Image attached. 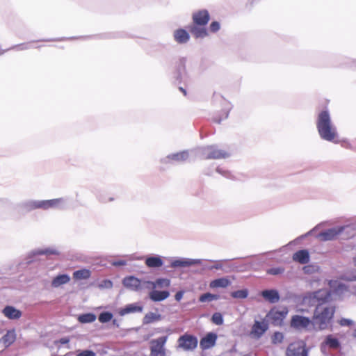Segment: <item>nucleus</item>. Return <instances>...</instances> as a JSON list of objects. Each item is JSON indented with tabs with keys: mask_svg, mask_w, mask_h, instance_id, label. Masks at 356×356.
<instances>
[{
	"mask_svg": "<svg viewBox=\"0 0 356 356\" xmlns=\"http://www.w3.org/2000/svg\"><path fill=\"white\" fill-rule=\"evenodd\" d=\"M316 125L318 134L323 139L333 141L337 138V129L332 124L327 111H322L319 113Z\"/></svg>",
	"mask_w": 356,
	"mask_h": 356,
	"instance_id": "obj_1",
	"label": "nucleus"
},
{
	"mask_svg": "<svg viewBox=\"0 0 356 356\" xmlns=\"http://www.w3.org/2000/svg\"><path fill=\"white\" fill-rule=\"evenodd\" d=\"M334 310L332 307L318 305L314 314V325L319 330H325L333 317Z\"/></svg>",
	"mask_w": 356,
	"mask_h": 356,
	"instance_id": "obj_2",
	"label": "nucleus"
},
{
	"mask_svg": "<svg viewBox=\"0 0 356 356\" xmlns=\"http://www.w3.org/2000/svg\"><path fill=\"white\" fill-rule=\"evenodd\" d=\"M343 232H346V237L348 238L355 234L356 227L354 225H349L330 228L319 233L316 238L323 241H332L336 239Z\"/></svg>",
	"mask_w": 356,
	"mask_h": 356,
	"instance_id": "obj_3",
	"label": "nucleus"
},
{
	"mask_svg": "<svg viewBox=\"0 0 356 356\" xmlns=\"http://www.w3.org/2000/svg\"><path fill=\"white\" fill-rule=\"evenodd\" d=\"M63 202L61 199H54L50 200L42 201H31L27 203L29 209H33L36 208H42L44 209L49 208H56Z\"/></svg>",
	"mask_w": 356,
	"mask_h": 356,
	"instance_id": "obj_4",
	"label": "nucleus"
},
{
	"mask_svg": "<svg viewBox=\"0 0 356 356\" xmlns=\"http://www.w3.org/2000/svg\"><path fill=\"white\" fill-rule=\"evenodd\" d=\"M286 356H307L305 343L302 341H298L291 343L286 350Z\"/></svg>",
	"mask_w": 356,
	"mask_h": 356,
	"instance_id": "obj_5",
	"label": "nucleus"
},
{
	"mask_svg": "<svg viewBox=\"0 0 356 356\" xmlns=\"http://www.w3.org/2000/svg\"><path fill=\"white\" fill-rule=\"evenodd\" d=\"M330 294L327 291V290L322 289L318 291L311 294L308 296H306L303 299V302L305 304L312 303L314 305L316 302H325L330 300Z\"/></svg>",
	"mask_w": 356,
	"mask_h": 356,
	"instance_id": "obj_6",
	"label": "nucleus"
},
{
	"mask_svg": "<svg viewBox=\"0 0 356 356\" xmlns=\"http://www.w3.org/2000/svg\"><path fill=\"white\" fill-rule=\"evenodd\" d=\"M144 282L145 281L143 282L134 276H129L123 279L122 284L129 290L139 291L146 288V284H144Z\"/></svg>",
	"mask_w": 356,
	"mask_h": 356,
	"instance_id": "obj_7",
	"label": "nucleus"
},
{
	"mask_svg": "<svg viewBox=\"0 0 356 356\" xmlns=\"http://www.w3.org/2000/svg\"><path fill=\"white\" fill-rule=\"evenodd\" d=\"M179 347L184 350H191L194 349L197 344V340L193 336L185 334L181 336L178 340Z\"/></svg>",
	"mask_w": 356,
	"mask_h": 356,
	"instance_id": "obj_8",
	"label": "nucleus"
},
{
	"mask_svg": "<svg viewBox=\"0 0 356 356\" xmlns=\"http://www.w3.org/2000/svg\"><path fill=\"white\" fill-rule=\"evenodd\" d=\"M312 325L309 318L296 315L292 318L291 325L296 329H307Z\"/></svg>",
	"mask_w": 356,
	"mask_h": 356,
	"instance_id": "obj_9",
	"label": "nucleus"
},
{
	"mask_svg": "<svg viewBox=\"0 0 356 356\" xmlns=\"http://www.w3.org/2000/svg\"><path fill=\"white\" fill-rule=\"evenodd\" d=\"M204 159H220L225 158L228 154L222 150L216 149L214 147H207L202 149Z\"/></svg>",
	"mask_w": 356,
	"mask_h": 356,
	"instance_id": "obj_10",
	"label": "nucleus"
},
{
	"mask_svg": "<svg viewBox=\"0 0 356 356\" xmlns=\"http://www.w3.org/2000/svg\"><path fill=\"white\" fill-rule=\"evenodd\" d=\"M143 310V307L139 303H132L127 305L124 307L120 308L118 310V314L121 316L133 314V313H140Z\"/></svg>",
	"mask_w": 356,
	"mask_h": 356,
	"instance_id": "obj_11",
	"label": "nucleus"
},
{
	"mask_svg": "<svg viewBox=\"0 0 356 356\" xmlns=\"http://www.w3.org/2000/svg\"><path fill=\"white\" fill-rule=\"evenodd\" d=\"M146 284V289H154L156 288H167L170 285V280L166 278H159L154 282L145 281Z\"/></svg>",
	"mask_w": 356,
	"mask_h": 356,
	"instance_id": "obj_12",
	"label": "nucleus"
},
{
	"mask_svg": "<svg viewBox=\"0 0 356 356\" xmlns=\"http://www.w3.org/2000/svg\"><path fill=\"white\" fill-rule=\"evenodd\" d=\"M268 329V325L264 321H256L252 327L251 334L254 337H260Z\"/></svg>",
	"mask_w": 356,
	"mask_h": 356,
	"instance_id": "obj_13",
	"label": "nucleus"
},
{
	"mask_svg": "<svg viewBox=\"0 0 356 356\" xmlns=\"http://www.w3.org/2000/svg\"><path fill=\"white\" fill-rule=\"evenodd\" d=\"M201 259H180L175 260L172 262L171 266L173 268L176 267H188L194 265L201 264Z\"/></svg>",
	"mask_w": 356,
	"mask_h": 356,
	"instance_id": "obj_14",
	"label": "nucleus"
},
{
	"mask_svg": "<svg viewBox=\"0 0 356 356\" xmlns=\"http://www.w3.org/2000/svg\"><path fill=\"white\" fill-rule=\"evenodd\" d=\"M170 296V293L167 291H158L154 289H151V291L149 293V298L154 302H160L167 299Z\"/></svg>",
	"mask_w": 356,
	"mask_h": 356,
	"instance_id": "obj_15",
	"label": "nucleus"
},
{
	"mask_svg": "<svg viewBox=\"0 0 356 356\" xmlns=\"http://www.w3.org/2000/svg\"><path fill=\"white\" fill-rule=\"evenodd\" d=\"M193 19L196 24L205 25L209 20V15L207 10H201L195 13Z\"/></svg>",
	"mask_w": 356,
	"mask_h": 356,
	"instance_id": "obj_16",
	"label": "nucleus"
},
{
	"mask_svg": "<svg viewBox=\"0 0 356 356\" xmlns=\"http://www.w3.org/2000/svg\"><path fill=\"white\" fill-rule=\"evenodd\" d=\"M2 312L6 318L12 320L18 319L22 316V312L12 306H6Z\"/></svg>",
	"mask_w": 356,
	"mask_h": 356,
	"instance_id": "obj_17",
	"label": "nucleus"
},
{
	"mask_svg": "<svg viewBox=\"0 0 356 356\" xmlns=\"http://www.w3.org/2000/svg\"><path fill=\"white\" fill-rule=\"evenodd\" d=\"M261 296L266 300L271 303H275L280 300L279 293L275 289L264 290L261 292Z\"/></svg>",
	"mask_w": 356,
	"mask_h": 356,
	"instance_id": "obj_18",
	"label": "nucleus"
},
{
	"mask_svg": "<svg viewBox=\"0 0 356 356\" xmlns=\"http://www.w3.org/2000/svg\"><path fill=\"white\" fill-rule=\"evenodd\" d=\"M339 346L337 339L334 338L332 335H327L324 341L321 345V349L323 353L326 350V347L329 346L332 348H337Z\"/></svg>",
	"mask_w": 356,
	"mask_h": 356,
	"instance_id": "obj_19",
	"label": "nucleus"
},
{
	"mask_svg": "<svg viewBox=\"0 0 356 356\" xmlns=\"http://www.w3.org/2000/svg\"><path fill=\"white\" fill-rule=\"evenodd\" d=\"M293 259L302 264H307L309 260V254L306 250H299L293 254Z\"/></svg>",
	"mask_w": 356,
	"mask_h": 356,
	"instance_id": "obj_20",
	"label": "nucleus"
},
{
	"mask_svg": "<svg viewBox=\"0 0 356 356\" xmlns=\"http://www.w3.org/2000/svg\"><path fill=\"white\" fill-rule=\"evenodd\" d=\"M168 339V337H161L156 339H154L151 341V352L154 350H164V345Z\"/></svg>",
	"mask_w": 356,
	"mask_h": 356,
	"instance_id": "obj_21",
	"label": "nucleus"
},
{
	"mask_svg": "<svg viewBox=\"0 0 356 356\" xmlns=\"http://www.w3.org/2000/svg\"><path fill=\"white\" fill-rule=\"evenodd\" d=\"M231 284V282L227 277H221L211 281L209 286L211 289L226 288Z\"/></svg>",
	"mask_w": 356,
	"mask_h": 356,
	"instance_id": "obj_22",
	"label": "nucleus"
},
{
	"mask_svg": "<svg viewBox=\"0 0 356 356\" xmlns=\"http://www.w3.org/2000/svg\"><path fill=\"white\" fill-rule=\"evenodd\" d=\"M216 339V335L212 333L208 334L200 341V346L202 348H209L213 346Z\"/></svg>",
	"mask_w": 356,
	"mask_h": 356,
	"instance_id": "obj_23",
	"label": "nucleus"
},
{
	"mask_svg": "<svg viewBox=\"0 0 356 356\" xmlns=\"http://www.w3.org/2000/svg\"><path fill=\"white\" fill-rule=\"evenodd\" d=\"M175 40L179 43H186L188 41L190 36L184 29H178L174 33Z\"/></svg>",
	"mask_w": 356,
	"mask_h": 356,
	"instance_id": "obj_24",
	"label": "nucleus"
},
{
	"mask_svg": "<svg viewBox=\"0 0 356 356\" xmlns=\"http://www.w3.org/2000/svg\"><path fill=\"white\" fill-rule=\"evenodd\" d=\"M70 280V277L69 275L66 274L60 275L54 277L51 282V286L53 287L57 288L60 286L67 284Z\"/></svg>",
	"mask_w": 356,
	"mask_h": 356,
	"instance_id": "obj_25",
	"label": "nucleus"
},
{
	"mask_svg": "<svg viewBox=\"0 0 356 356\" xmlns=\"http://www.w3.org/2000/svg\"><path fill=\"white\" fill-rule=\"evenodd\" d=\"M16 339V334L14 330L8 331L7 333L2 337L1 342L4 344L5 346H9Z\"/></svg>",
	"mask_w": 356,
	"mask_h": 356,
	"instance_id": "obj_26",
	"label": "nucleus"
},
{
	"mask_svg": "<svg viewBox=\"0 0 356 356\" xmlns=\"http://www.w3.org/2000/svg\"><path fill=\"white\" fill-rule=\"evenodd\" d=\"M162 317L159 314L154 312L147 313L143 318L144 324H149L161 320Z\"/></svg>",
	"mask_w": 356,
	"mask_h": 356,
	"instance_id": "obj_27",
	"label": "nucleus"
},
{
	"mask_svg": "<svg viewBox=\"0 0 356 356\" xmlns=\"http://www.w3.org/2000/svg\"><path fill=\"white\" fill-rule=\"evenodd\" d=\"M330 288L333 291L337 293H341L346 291L347 287L340 280H331L329 283Z\"/></svg>",
	"mask_w": 356,
	"mask_h": 356,
	"instance_id": "obj_28",
	"label": "nucleus"
},
{
	"mask_svg": "<svg viewBox=\"0 0 356 356\" xmlns=\"http://www.w3.org/2000/svg\"><path fill=\"white\" fill-rule=\"evenodd\" d=\"M145 264L148 267L156 268L163 265V261L160 257H151L147 258Z\"/></svg>",
	"mask_w": 356,
	"mask_h": 356,
	"instance_id": "obj_29",
	"label": "nucleus"
},
{
	"mask_svg": "<svg viewBox=\"0 0 356 356\" xmlns=\"http://www.w3.org/2000/svg\"><path fill=\"white\" fill-rule=\"evenodd\" d=\"M90 271L88 269H81L79 270H76L73 273V277L75 280H86L90 276Z\"/></svg>",
	"mask_w": 356,
	"mask_h": 356,
	"instance_id": "obj_30",
	"label": "nucleus"
},
{
	"mask_svg": "<svg viewBox=\"0 0 356 356\" xmlns=\"http://www.w3.org/2000/svg\"><path fill=\"white\" fill-rule=\"evenodd\" d=\"M96 318V316L92 313L83 314L78 316V321L81 323H92Z\"/></svg>",
	"mask_w": 356,
	"mask_h": 356,
	"instance_id": "obj_31",
	"label": "nucleus"
},
{
	"mask_svg": "<svg viewBox=\"0 0 356 356\" xmlns=\"http://www.w3.org/2000/svg\"><path fill=\"white\" fill-rule=\"evenodd\" d=\"M220 296L218 295L212 294L210 293H206L200 296V301L202 302H211L213 300H218Z\"/></svg>",
	"mask_w": 356,
	"mask_h": 356,
	"instance_id": "obj_32",
	"label": "nucleus"
},
{
	"mask_svg": "<svg viewBox=\"0 0 356 356\" xmlns=\"http://www.w3.org/2000/svg\"><path fill=\"white\" fill-rule=\"evenodd\" d=\"M188 157V154L187 152H181L179 153H177L172 155L169 156L168 158L172 159L175 161H184L187 159Z\"/></svg>",
	"mask_w": 356,
	"mask_h": 356,
	"instance_id": "obj_33",
	"label": "nucleus"
},
{
	"mask_svg": "<svg viewBox=\"0 0 356 356\" xmlns=\"http://www.w3.org/2000/svg\"><path fill=\"white\" fill-rule=\"evenodd\" d=\"M191 32L196 38H204L207 35V32L204 28L194 26L192 28Z\"/></svg>",
	"mask_w": 356,
	"mask_h": 356,
	"instance_id": "obj_34",
	"label": "nucleus"
},
{
	"mask_svg": "<svg viewBox=\"0 0 356 356\" xmlns=\"http://www.w3.org/2000/svg\"><path fill=\"white\" fill-rule=\"evenodd\" d=\"M113 316V314L109 312H104L99 315L98 320L102 323H106L109 322Z\"/></svg>",
	"mask_w": 356,
	"mask_h": 356,
	"instance_id": "obj_35",
	"label": "nucleus"
},
{
	"mask_svg": "<svg viewBox=\"0 0 356 356\" xmlns=\"http://www.w3.org/2000/svg\"><path fill=\"white\" fill-rule=\"evenodd\" d=\"M232 297L238 299L246 298L248 296V291L247 289H241L234 291L231 293Z\"/></svg>",
	"mask_w": 356,
	"mask_h": 356,
	"instance_id": "obj_36",
	"label": "nucleus"
},
{
	"mask_svg": "<svg viewBox=\"0 0 356 356\" xmlns=\"http://www.w3.org/2000/svg\"><path fill=\"white\" fill-rule=\"evenodd\" d=\"M287 314V311L286 310H282V311H277V310H273L270 312V316H271L272 318L275 319V320H278V319H282L283 318H284L286 316Z\"/></svg>",
	"mask_w": 356,
	"mask_h": 356,
	"instance_id": "obj_37",
	"label": "nucleus"
},
{
	"mask_svg": "<svg viewBox=\"0 0 356 356\" xmlns=\"http://www.w3.org/2000/svg\"><path fill=\"white\" fill-rule=\"evenodd\" d=\"M35 254H57L58 251L53 248H47L44 250H38L35 252Z\"/></svg>",
	"mask_w": 356,
	"mask_h": 356,
	"instance_id": "obj_38",
	"label": "nucleus"
},
{
	"mask_svg": "<svg viewBox=\"0 0 356 356\" xmlns=\"http://www.w3.org/2000/svg\"><path fill=\"white\" fill-rule=\"evenodd\" d=\"M284 269L281 267L270 268L267 270V273L270 275H277L283 273Z\"/></svg>",
	"mask_w": 356,
	"mask_h": 356,
	"instance_id": "obj_39",
	"label": "nucleus"
},
{
	"mask_svg": "<svg viewBox=\"0 0 356 356\" xmlns=\"http://www.w3.org/2000/svg\"><path fill=\"white\" fill-rule=\"evenodd\" d=\"M213 322L216 325H221L223 323V318L220 313H215L212 316Z\"/></svg>",
	"mask_w": 356,
	"mask_h": 356,
	"instance_id": "obj_40",
	"label": "nucleus"
},
{
	"mask_svg": "<svg viewBox=\"0 0 356 356\" xmlns=\"http://www.w3.org/2000/svg\"><path fill=\"white\" fill-rule=\"evenodd\" d=\"M283 338H284V337L282 333L275 332L272 337V341L274 343H279L282 341Z\"/></svg>",
	"mask_w": 356,
	"mask_h": 356,
	"instance_id": "obj_41",
	"label": "nucleus"
},
{
	"mask_svg": "<svg viewBox=\"0 0 356 356\" xmlns=\"http://www.w3.org/2000/svg\"><path fill=\"white\" fill-rule=\"evenodd\" d=\"M113 286V283L111 280H106L99 284V287L102 289H111Z\"/></svg>",
	"mask_w": 356,
	"mask_h": 356,
	"instance_id": "obj_42",
	"label": "nucleus"
},
{
	"mask_svg": "<svg viewBox=\"0 0 356 356\" xmlns=\"http://www.w3.org/2000/svg\"><path fill=\"white\" fill-rule=\"evenodd\" d=\"M76 356H95V353L92 350H86L79 353Z\"/></svg>",
	"mask_w": 356,
	"mask_h": 356,
	"instance_id": "obj_43",
	"label": "nucleus"
},
{
	"mask_svg": "<svg viewBox=\"0 0 356 356\" xmlns=\"http://www.w3.org/2000/svg\"><path fill=\"white\" fill-rule=\"evenodd\" d=\"M220 29V24L217 22H213L210 25V30L212 32H216Z\"/></svg>",
	"mask_w": 356,
	"mask_h": 356,
	"instance_id": "obj_44",
	"label": "nucleus"
},
{
	"mask_svg": "<svg viewBox=\"0 0 356 356\" xmlns=\"http://www.w3.org/2000/svg\"><path fill=\"white\" fill-rule=\"evenodd\" d=\"M339 323L341 326H348V325H352L353 322H352V321H350V320H349V319H346V318H341V319L339 321Z\"/></svg>",
	"mask_w": 356,
	"mask_h": 356,
	"instance_id": "obj_45",
	"label": "nucleus"
},
{
	"mask_svg": "<svg viewBox=\"0 0 356 356\" xmlns=\"http://www.w3.org/2000/svg\"><path fill=\"white\" fill-rule=\"evenodd\" d=\"M150 356H165V350L152 351Z\"/></svg>",
	"mask_w": 356,
	"mask_h": 356,
	"instance_id": "obj_46",
	"label": "nucleus"
},
{
	"mask_svg": "<svg viewBox=\"0 0 356 356\" xmlns=\"http://www.w3.org/2000/svg\"><path fill=\"white\" fill-rule=\"evenodd\" d=\"M183 296H184V291H178L175 296V300L177 301H180L182 299Z\"/></svg>",
	"mask_w": 356,
	"mask_h": 356,
	"instance_id": "obj_47",
	"label": "nucleus"
},
{
	"mask_svg": "<svg viewBox=\"0 0 356 356\" xmlns=\"http://www.w3.org/2000/svg\"><path fill=\"white\" fill-rule=\"evenodd\" d=\"M69 339L68 338H62L60 339L58 343H61V344H65V343H67L69 342Z\"/></svg>",
	"mask_w": 356,
	"mask_h": 356,
	"instance_id": "obj_48",
	"label": "nucleus"
},
{
	"mask_svg": "<svg viewBox=\"0 0 356 356\" xmlns=\"http://www.w3.org/2000/svg\"><path fill=\"white\" fill-rule=\"evenodd\" d=\"M125 261H123V260H120V261H116V262H114L113 263V265L114 266H123V265H125Z\"/></svg>",
	"mask_w": 356,
	"mask_h": 356,
	"instance_id": "obj_49",
	"label": "nucleus"
},
{
	"mask_svg": "<svg viewBox=\"0 0 356 356\" xmlns=\"http://www.w3.org/2000/svg\"><path fill=\"white\" fill-rule=\"evenodd\" d=\"M346 280L348 281H356V275L353 277H346Z\"/></svg>",
	"mask_w": 356,
	"mask_h": 356,
	"instance_id": "obj_50",
	"label": "nucleus"
},
{
	"mask_svg": "<svg viewBox=\"0 0 356 356\" xmlns=\"http://www.w3.org/2000/svg\"><path fill=\"white\" fill-rule=\"evenodd\" d=\"M321 226H322V225H321V224L318 225L317 226H316V227H314V228L311 231V232H314V231H316V230H317V229H320V227H321Z\"/></svg>",
	"mask_w": 356,
	"mask_h": 356,
	"instance_id": "obj_51",
	"label": "nucleus"
},
{
	"mask_svg": "<svg viewBox=\"0 0 356 356\" xmlns=\"http://www.w3.org/2000/svg\"><path fill=\"white\" fill-rule=\"evenodd\" d=\"M213 268H214L216 269H220L222 268V266L220 264H216Z\"/></svg>",
	"mask_w": 356,
	"mask_h": 356,
	"instance_id": "obj_52",
	"label": "nucleus"
},
{
	"mask_svg": "<svg viewBox=\"0 0 356 356\" xmlns=\"http://www.w3.org/2000/svg\"><path fill=\"white\" fill-rule=\"evenodd\" d=\"M353 262L355 266H356V257L353 259Z\"/></svg>",
	"mask_w": 356,
	"mask_h": 356,
	"instance_id": "obj_53",
	"label": "nucleus"
},
{
	"mask_svg": "<svg viewBox=\"0 0 356 356\" xmlns=\"http://www.w3.org/2000/svg\"><path fill=\"white\" fill-rule=\"evenodd\" d=\"M354 334V337H356V330L354 331V334Z\"/></svg>",
	"mask_w": 356,
	"mask_h": 356,
	"instance_id": "obj_54",
	"label": "nucleus"
},
{
	"mask_svg": "<svg viewBox=\"0 0 356 356\" xmlns=\"http://www.w3.org/2000/svg\"><path fill=\"white\" fill-rule=\"evenodd\" d=\"M180 90H181L185 93V91L182 89V88H180Z\"/></svg>",
	"mask_w": 356,
	"mask_h": 356,
	"instance_id": "obj_55",
	"label": "nucleus"
}]
</instances>
